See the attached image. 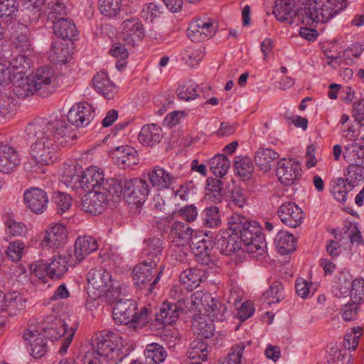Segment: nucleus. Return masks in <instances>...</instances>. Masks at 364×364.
<instances>
[{
  "label": "nucleus",
  "instance_id": "1",
  "mask_svg": "<svg viewBox=\"0 0 364 364\" xmlns=\"http://www.w3.org/2000/svg\"><path fill=\"white\" fill-rule=\"evenodd\" d=\"M25 132L29 139H36L31 146V156L36 165L43 166L53 164L60 147L77 139L62 117L36 119L26 126Z\"/></svg>",
  "mask_w": 364,
  "mask_h": 364
},
{
  "label": "nucleus",
  "instance_id": "2",
  "mask_svg": "<svg viewBox=\"0 0 364 364\" xmlns=\"http://www.w3.org/2000/svg\"><path fill=\"white\" fill-rule=\"evenodd\" d=\"M332 6L329 0H277L273 10L276 18L289 24L301 23L315 26L332 18Z\"/></svg>",
  "mask_w": 364,
  "mask_h": 364
},
{
  "label": "nucleus",
  "instance_id": "3",
  "mask_svg": "<svg viewBox=\"0 0 364 364\" xmlns=\"http://www.w3.org/2000/svg\"><path fill=\"white\" fill-rule=\"evenodd\" d=\"M228 225L241 244L242 252L252 255L253 257L266 252L267 242L257 222L249 220L239 214H233L228 218Z\"/></svg>",
  "mask_w": 364,
  "mask_h": 364
},
{
  "label": "nucleus",
  "instance_id": "4",
  "mask_svg": "<svg viewBox=\"0 0 364 364\" xmlns=\"http://www.w3.org/2000/svg\"><path fill=\"white\" fill-rule=\"evenodd\" d=\"M87 294L94 299H103L109 303L117 301L121 295L120 284L114 281L111 273L105 269H92L87 275Z\"/></svg>",
  "mask_w": 364,
  "mask_h": 364
},
{
  "label": "nucleus",
  "instance_id": "5",
  "mask_svg": "<svg viewBox=\"0 0 364 364\" xmlns=\"http://www.w3.org/2000/svg\"><path fill=\"white\" fill-rule=\"evenodd\" d=\"M114 183V198L119 201L123 197L127 198L129 203L136 205L141 203L149 194V185L147 181L141 178L127 180L117 179Z\"/></svg>",
  "mask_w": 364,
  "mask_h": 364
},
{
  "label": "nucleus",
  "instance_id": "6",
  "mask_svg": "<svg viewBox=\"0 0 364 364\" xmlns=\"http://www.w3.org/2000/svg\"><path fill=\"white\" fill-rule=\"evenodd\" d=\"M113 309V318L119 324L137 323L144 325L148 321L149 311L146 307L137 312V304L132 299H117Z\"/></svg>",
  "mask_w": 364,
  "mask_h": 364
},
{
  "label": "nucleus",
  "instance_id": "7",
  "mask_svg": "<svg viewBox=\"0 0 364 364\" xmlns=\"http://www.w3.org/2000/svg\"><path fill=\"white\" fill-rule=\"evenodd\" d=\"M92 346L108 362L116 364L123 358L121 338L113 332L105 331L103 334L97 336L92 341Z\"/></svg>",
  "mask_w": 364,
  "mask_h": 364
},
{
  "label": "nucleus",
  "instance_id": "8",
  "mask_svg": "<svg viewBox=\"0 0 364 364\" xmlns=\"http://www.w3.org/2000/svg\"><path fill=\"white\" fill-rule=\"evenodd\" d=\"M45 322L48 325L43 326L42 336L46 339H50V341L58 340L63 337L59 353L62 355L65 353L73 339L76 328L72 326L69 328L68 325L63 320L60 318L53 319V316L47 317Z\"/></svg>",
  "mask_w": 364,
  "mask_h": 364
},
{
  "label": "nucleus",
  "instance_id": "9",
  "mask_svg": "<svg viewBox=\"0 0 364 364\" xmlns=\"http://www.w3.org/2000/svg\"><path fill=\"white\" fill-rule=\"evenodd\" d=\"M285 196L277 192L274 193L270 200L272 204H282L279 206L277 214L281 221L290 228H296L301 224L304 220L303 211L292 202H284Z\"/></svg>",
  "mask_w": 364,
  "mask_h": 364
},
{
  "label": "nucleus",
  "instance_id": "10",
  "mask_svg": "<svg viewBox=\"0 0 364 364\" xmlns=\"http://www.w3.org/2000/svg\"><path fill=\"white\" fill-rule=\"evenodd\" d=\"M109 201L118 202L114 200L112 189L102 187V191H90L82 197V208L92 215L100 214L105 210Z\"/></svg>",
  "mask_w": 364,
  "mask_h": 364
},
{
  "label": "nucleus",
  "instance_id": "11",
  "mask_svg": "<svg viewBox=\"0 0 364 364\" xmlns=\"http://www.w3.org/2000/svg\"><path fill=\"white\" fill-rule=\"evenodd\" d=\"M156 267H151L150 264L141 262L133 269V280L137 288L146 291V294L153 291L155 285L160 279L161 272H158Z\"/></svg>",
  "mask_w": 364,
  "mask_h": 364
},
{
  "label": "nucleus",
  "instance_id": "12",
  "mask_svg": "<svg viewBox=\"0 0 364 364\" xmlns=\"http://www.w3.org/2000/svg\"><path fill=\"white\" fill-rule=\"evenodd\" d=\"M67 261L61 256H54L48 262L41 261L33 264L31 270L39 279H44L48 276L50 278L60 279L68 270Z\"/></svg>",
  "mask_w": 364,
  "mask_h": 364
},
{
  "label": "nucleus",
  "instance_id": "13",
  "mask_svg": "<svg viewBox=\"0 0 364 364\" xmlns=\"http://www.w3.org/2000/svg\"><path fill=\"white\" fill-rule=\"evenodd\" d=\"M34 92L43 97L53 94L56 89V76L50 67H43L36 70L31 78Z\"/></svg>",
  "mask_w": 364,
  "mask_h": 364
},
{
  "label": "nucleus",
  "instance_id": "14",
  "mask_svg": "<svg viewBox=\"0 0 364 364\" xmlns=\"http://www.w3.org/2000/svg\"><path fill=\"white\" fill-rule=\"evenodd\" d=\"M218 23L212 19L198 18L190 23L188 37L193 42H203L215 36Z\"/></svg>",
  "mask_w": 364,
  "mask_h": 364
},
{
  "label": "nucleus",
  "instance_id": "15",
  "mask_svg": "<svg viewBox=\"0 0 364 364\" xmlns=\"http://www.w3.org/2000/svg\"><path fill=\"white\" fill-rule=\"evenodd\" d=\"M117 178H109L106 181L104 180L102 172H100L96 168L90 167L82 171L81 178V189L89 193L90 191H102V187L106 189H112L114 191V183Z\"/></svg>",
  "mask_w": 364,
  "mask_h": 364
},
{
  "label": "nucleus",
  "instance_id": "16",
  "mask_svg": "<svg viewBox=\"0 0 364 364\" xmlns=\"http://www.w3.org/2000/svg\"><path fill=\"white\" fill-rule=\"evenodd\" d=\"M276 175L281 183L294 184L301 176V164L291 158H283L277 164Z\"/></svg>",
  "mask_w": 364,
  "mask_h": 364
},
{
  "label": "nucleus",
  "instance_id": "17",
  "mask_svg": "<svg viewBox=\"0 0 364 364\" xmlns=\"http://www.w3.org/2000/svg\"><path fill=\"white\" fill-rule=\"evenodd\" d=\"M205 236L206 235H194L192 244H190L196 261L203 266L213 264L215 258L213 255L214 243L209 238H205Z\"/></svg>",
  "mask_w": 364,
  "mask_h": 364
},
{
  "label": "nucleus",
  "instance_id": "18",
  "mask_svg": "<svg viewBox=\"0 0 364 364\" xmlns=\"http://www.w3.org/2000/svg\"><path fill=\"white\" fill-rule=\"evenodd\" d=\"M23 200L26 206L35 214L43 213L48 204L46 192L38 188L27 189L23 194Z\"/></svg>",
  "mask_w": 364,
  "mask_h": 364
},
{
  "label": "nucleus",
  "instance_id": "19",
  "mask_svg": "<svg viewBox=\"0 0 364 364\" xmlns=\"http://www.w3.org/2000/svg\"><path fill=\"white\" fill-rule=\"evenodd\" d=\"M194 301H199L204 307L208 316L222 321L227 309L222 303L216 300L210 293L196 292L193 295Z\"/></svg>",
  "mask_w": 364,
  "mask_h": 364
},
{
  "label": "nucleus",
  "instance_id": "20",
  "mask_svg": "<svg viewBox=\"0 0 364 364\" xmlns=\"http://www.w3.org/2000/svg\"><path fill=\"white\" fill-rule=\"evenodd\" d=\"M92 106L88 103H78L73 105L67 116L68 121L77 127L87 126L94 118Z\"/></svg>",
  "mask_w": 364,
  "mask_h": 364
},
{
  "label": "nucleus",
  "instance_id": "21",
  "mask_svg": "<svg viewBox=\"0 0 364 364\" xmlns=\"http://www.w3.org/2000/svg\"><path fill=\"white\" fill-rule=\"evenodd\" d=\"M121 38L125 45L134 47L144 37V28L138 18H132L122 23Z\"/></svg>",
  "mask_w": 364,
  "mask_h": 364
},
{
  "label": "nucleus",
  "instance_id": "22",
  "mask_svg": "<svg viewBox=\"0 0 364 364\" xmlns=\"http://www.w3.org/2000/svg\"><path fill=\"white\" fill-rule=\"evenodd\" d=\"M20 162L16 149L11 146L0 143V172L10 173ZM4 181L0 177V188L4 186Z\"/></svg>",
  "mask_w": 364,
  "mask_h": 364
},
{
  "label": "nucleus",
  "instance_id": "23",
  "mask_svg": "<svg viewBox=\"0 0 364 364\" xmlns=\"http://www.w3.org/2000/svg\"><path fill=\"white\" fill-rule=\"evenodd\" d=\"M144 244L141 252L144 262L150 264L151 267H156L162 257L164 240L159 237H151L145 240Z\"/></svg>",
  "mask_w": 364,
  "mask_h": 364
},
{
  "label": "nucleus",
  "instance_id": "24",
  "mask_svg": "<svg viewBox=\"0 0 364 364\" xmlns=\"http://www.w3.org/2000/svg\"><path fill=\"white\" fill-rule=\"evenodd\" d=\"M68 235V232L65 225L60 223L50 225L46 230L44 237L41 241V245L58 248L66 242Z\"/></svg>",
  "mask_w": 364,
  "mask_h": 364
},
{
  "label": "nucleus",
  "instance_id": "25",
  "mask_svg": "<svg viewBox=\"0 0 364 364\" xmlns=\"http://www.w3.org/2000/svg\"><path fill=\"white\" fill-rule=\"evenodd\" d=\"M149 180L157 190L168 188L176 182L177 177L160 166H155L149 173Z\"/></svg>",
  "mask_w": 364,
  "mask_h": 364
},
{
  "label": "nucleus",
  "instance_id": "26",
  "mask_svg": "<svg viewBox=\"0 0 364 364\" xmlns=\"http://www.w3.org/2000/svg\"><path fill=\"white\" fill-rule=\"evenodd\" d=\"M193 232L194 230L188 223L176 221L171 225L170 235L178 246H184L192 244L194 237Z\"/></svg>",
  "mask_w": 364,
  "mask_h": 364
},
{
  "label": "nucleus",
  "instance_id": "27",
  "mask_svg": "<svg viewBox=\"0 0 364 364\" xmlns=\"http://www.w3.org/2000/svg\"><path fill=\"white\" fill-rule=\"evenodd\" d=\"M21 303V297L18 292L5 294L0 290V317L16 314Z\"/></svg>",
  "mask_w": 364,
  "mask_h": 364
},
{
  "label": "nucleus",
  "instance_id": "28",
  "mask_svg": "<svg viewBox=\"0 0 364 364\" xmlns=\"http://www.w3.org/2000/svg\"><path fill=\"white\" fill-rule=\"evenodd\" d=\"M51 22L53 33L62 40H71L77 33L75 24L68 18L60 17Z\"/></svg>",
  "mask_w": 364,
  "mask_h": 364
},
{
  "label": "nucleus",
  "instance_id": "29",
  "mask_svg": "<svg viewBox=\"0 0 364 364\" xmlns=\"http://www.w3.org/2000/svg\"><path fill=\"white\" fill-rule=\"evenodd\" d=\"M25 340L29 341L31 355L36 358L43 357L47 352L46 339L42 336V333L29 331L23 333Z\"/></svg>",
  "mask_w": 364,
  "mask_h": 364
},
{
  "label": "nucleus",
  "instance_id": "30",
  "mask_svg": "<svg viewBox=\"0 0 364 364\" xmlns=\"http://www.w3.org/2000/svg\"><path fill=\"white\" fill-rule=\"evenodd\" d=\"M163 138L162 129L156 124H146L142 127L139 134V140L143 145L153 146Z\"/></svg>",
  "mask_w": 364,
  "mask_h": 364
},
{
  "label": "nucleus",
  "instance_id": "31",
  "mask_svg": "<svg viewBox=\"0 0 364 364\" xmlns=\"http://www.w3.org/2000/svg\"><path fill=\"white\" fill-rule=\"evenodd\" d=\"M98 249V243L92 236H80L75 243V255L78 262Z\"/></svg>",
  "mask_w": 364,
  "mask_h": 364
},
{
  "label": "nucleus",
  "instance_id": "32",
  "mask_svg": "<svg viewBox=\"0 0 364 364\" xmlns=\"http://www.w3.org/2000/svg\"><path fill=\"white\" fill-rule=\"evenodd\" d=\"M279 158V154L272 149L259 148L255 153L256 165L264 172L269 171Z\"/></svg>",
  "mask_w": 364,
  "mask_h": 364
},
{
  "label": "nucleus",
  "instance_id": "33",
  "mask_svg": "<svg viewBox=\"0 0 364 364\" xmlns=\"http://www.w3.org/2000/svg\"><path fill=\"white\" fill-rule=\"evenodd\" d=\"M93 86L96 91L100 92L105 98L109 100L114 97V85L110 81L107 73L98 72L92 79Z\"/></svg>",
  "mask_w": 364,
  "mask_h": 364
},
{
  "label": "nucleus",
  "instance_id": "34",
  "mask_svg": "<svg viewBox=\"0 0 364 364\" xmlns=\"http://www.w3.org/2000/svg\"><path fill=\"white\" fill-rule=\"evenodd\" d=\"M179 316V308L176 304L164 302L159 312L155 314L156 321L164 325H171L176 322Z\"/></svg>",
  "mask_w": 364,
  "mask_h": 364
},
{
  "label": "nucleus",
  "instance_id": "35",
  "mask_svg": "<svg viewBox=\"0 0 364 364\" xmlns=\"http://www.w3.org/2000/svg\"><path fill=\"white\" fill-rule=\"evenodd\" d=\"M116 162L118 165H123L124 168L136 165L138 162V154L136 150L130 146H122L117 147L114 151Z\"/></svg>",
  "mask_w": 364,
  "mask_h": 364
},
{
  "label": "nucleus",
  "instance_id": "36",
  "mask_svg": "<svg viewBox=\"0 0 364 364\" xmlns=\"http://www.w3.org/2000/svg\"><path fill=\"white\" fill-rule=\"evenodd\" d=\"M296 240L294 235L288 231L280 230L277 232L274 244L281 255H288L296 249Z\"/></svg>",
  "mask_w": 364,
  "mask_h": 364
},
{
  "label": "nucleus",
  "instance_id": "37",
  "mask_svg": "<svg viewBox=\"0 0 364 364\" xmlns=\"http://www.w3.org/2000/svg\"><path fill=\"white\" fill-rule=\"evenodd\" d=\"M204 275L203 270L198 268H190L181 274L180 280L188 291H193L199 287Z\"/></svg>",
  "mask_w": 364,
  "mask_h": 364
},
{
  "label": "nucleus",
  "instance_id": "38",
  "mask_svg": "<svg viewBox=\"0 0 364 364\" xmlns=\"http://www.w3.org/2000/svg\"><path fill=\"white\" fill-rule=\"evenodd\" d=\"M24 75H14L11 82L14 85V92L22 99L35 92L31 78Z\"/></svg>",
  "mask_w": 364,
  "mask_h": 364
},
{
  "label": "nucleus",
  "instance_id": "39",
  "mask_svg": "<svg viewBox=\"0 0 364 364\" xmlns=\"http://www.w3.org/2000/svg\"><path fill=\"white\" fill-rule=\"evenodd\" d=\"M82 171L80 167L78 168L77 167H68L63 171L61 181L67 187L78 191L82 187Z\"/></svg>",
  "mask_w": 364,
  "mask_h": 364
},
{
  "label": "nucleus",
  "instance_id": "40",
  "mask_svg": "<svg viewBox=\"0 0 364 364\" xmlns=\"http://www.w3.org/2000/svg\"><path fill=\"white\" fill-rule=\"evenodd\" d=\"M216 245L220 251L224 255H231L236 252L237 250L242 251V247L237 236L232 234L228 235V237L221 236L217 240Z\"/></svg>",
  "mask_w": 364,
  "mask_h": 364
},
{
  "label": "nucleus",
  "instance_id": "41",
  "mask_svg": "<svg viewBox=\"0 0 364 364\" xmlns=\"http://www.w3.org/2000/svg\"><path fill=\"white\" fill-rule=\"evenodd\" d=\"M192 330L195 335L204 338H209L213 335L215 326L212 321L198 316L192 321Z\"/></svg>",
  "mask_w": 364,
  "mask_h": 364
},
{
  "label": "nucleus",
  "instance_id": "42",
  "mask_svg": "<svg viewBox=\"0 0 364 364\" xmlns=\"http://www.w3.org/2000/svg\"><path fill=\"white\" fill-rule=\"evenodd\" d=\"M234 167L237 176L244 181L252 178L254 164L247 156H236Z\"/></svg>",
  "mask_w": 364,
  "mask_h": 364
},
{
  "label": "nucleus",
  "instance_id": "43",
  "mask_svg": "<svg viewBox=\"0 0 364 364\" xmlns=\"http://www.w3.org/2000/svg\"><path fill=\"white\" fill-rule=\"evenodd\" d=\"M223 183L217 178L207 179L206 197L214 203H219L223 198Z\"/></svg>",
  "mask_w": 364,
  "mask_h": 364
},
{
  "label": "nucleus",
  "instance_id": "44",
  "mask_svg": "<svg viewBox=\"0 0 364 364\" xmlns=\"http://www.w3.org/2000/svg\"><path fill=\"white\" fill-rule=\"evenodd\" d=\"M345 181L348 183L349 189H353L360 182L364 180V166L362 164L352 163L346 168Z\"/></svg>",
  "mask_w": 364,
  "mask_h": 364
},
{
  "label": "nucleus",
  "instance_id": "45",
  "mask_svg": "<svg viewBox=\"0 0 364 364\" xmlns=\"http://www.w3.org/2000/svg\"><path fill=\"white\" fill-rule=\"evenodd\" d=\"M69 58V48L63 42L55 41L52 43L49 51V58L53 63H66Z\"/></svg>",
  "mask_w": 364,
  "mask_h": 364
},
{
  "label": "nucleus",
  "instance_id": "46",
  "mask_svg": "<svg viewBox=\"0 0 364 364\" xmlns=\"http://www.w3.org/2000/svg\"><path fill=\"white\" fill-rule=\"evenodd\" d=\"M210 169L216 177H223L230 166L229 159L223 154H217L210 159Z\"/></svg>",
  "mask_w": 364,
  "mask_h": 364
},
{
  "label": "nucleus",
  "instance_id": "47",
  "mask_svg": "<svg viewBox=\"0 0 364 364\" xmlns=\"http://www.w3.org/2000/svg\"><path fill=\"white\" fill-rule=\"evenodd\" d=\"M31 60L26 53L18 55L9 63L8 68L15 76L26 75L30 70Z\"/></svg>",
  "mask_w": 364,
  "mask_h": 364
},
{
  "label": "nucleus",
  "instance_id": "48",
  "mask_svg": "<svg viewBox=\"0 0 364 364\" xmlns=\"http://www.w3.org/2000/svg\"><path fill=\"white\" fill-rule=\"evenodd\" d=\"M203 225L209 228H216L221 223L219 208L211 205L205 208L201 213Z\"/></svg>",
  "mask_w": 364,
  "mask_h": 364
},
{
  "label": "nucleus",
  "instance_id": "49",
  "mask_svg": "<svg viewBox=\"0 0 364 364\" xmlns=\"http://www.w3.org/2000/svg\"><path fill=\"white\" fill-rule=\"evenodd\" d=\"M144 355L147 364H156L165 360L166 351L162 346L153 343L146 346Z\"/></svg>",
  "mask_w": 364,
  "mask_h": 364
},
{
  "label": "nucleus",
  "instance_id": "50",
  "mask_svg": "<svg viewBox=\"0 0 364 364\" xmlns=\"http://www.w3.org/2000/svg\"><path fill=\"white\" fill-rule=\"evenodd\" d=\"M205 89L210 90V87L205 86L199 88L196 84L189 82L179 86L177 90V95L181 100L189 101L196 99L197 96H199V92H203Z\"/></svg>",
  "mask_w": 364,
  "mask_h": 364
},
{
  "label": "nucleus",
  "instance_id": "51",
  "mask_svg": "<svg viewBox=\"0 0 364 364\" xmlns=\"http://www.w3.org/2000/svg\"><path fill=\"white\" fill-rule=\"evenodd\" d=\"M343 157L348 163H362L364 158V145L353 142L345 147Z\"/></svg>",
  "mask_w": 364,
  "mask_h": 364
},
{
  "label": "nucleus",
  "instance_id": "52",
  "mask_svg": "<svg viewBox=\"0 0 364 364\" xmlns=\"http://www.w3.org/2000/svg\"><path fill=\"white\" fill-rule=\"evenodd\" d=\"M208 346L200 339L195 340L190 344L188 355L190 359H199L203 361L208 358Z\"/></svg>",
  "mask_w": 364,
  "mask_h": 364
},
{
  "label": "nucleus",
  "instance_id": "53",
  "mask_svg": "<svg viewBox=\"0 0 364 364\" xmlns=\"http://www.w3.org/2000/svg\"><path fill=\"white\" fill-rule=\"evenodd\" d=\"M47 17L50 21L64 17L68 14V8L62 0H55L48 4Z\"/></svg>",
  "mask_w": 364,
  "mask_h": 364
},
{
  "label": "nucleus",
  "instance_id": "54",
  "mask_svg": "<svg viewBox=\"0 0 364 364\" xmlns=\"http://www.w3.org/2000/svg\"><path fill=\"white\" fill-rule=\"evenodd\" d=\"M99 9L105 16L114 17L121 10V0H98Z\"/></svg>",
  "mask_w": 364,
  "mask_h": 364
},
{
  "label": "nucleus",
  "instance_id": "55",
  "mask_svg": "<svg viewBox=\"0 0 364 364\" xmlns=\"http://www.w3.org/2000/svg\"><path fill=\"white\" fill-rule=\"evenodd\" d=\"M53 200L56 205L57 213L59 215H62L69 210L73 203L71 196L62 192L54 193Z\"/></svg>",
  "mask_w": 364,
  "mask_h": 364
},
{
  "label": "nucleus",
  "instance_id": "56",
  "mask_svg": "<svg viewBox=\"0 0 364 364\" xmlns=\"http://www.w3.org/2000/svg\"><path fill=\"white\" fill-rule=\"evenodd\" d=\"M264 296L265 299L269 300V304L279 302L284 296L282 284L277 281L274 282Z\"/></svg>",
  "mask_w": 364,
  "mask_h": 364
},
{
  "label": "nucleus",
  "instance_id": "57",
  "mask_svg": "<svg viewBox=\"0 0 364 364\" xmlns=\"http://www.w3.org/2000/svg\"><path fill=\"white\" fill-rule=\"evenodd\" d=\"M353 189H349L348 185L345 183L343 178H338L336 184L333 186L332 193L338 201L344 203L347 199V194Z\"/></svg>",
  "mask_w": 364,
  "mask_h": 364
},
{
  "label": "nucleus",
  "instance_id": "58",
  "mask_svg": "<svg viewBox=\"0 0 364 364\" xmlns=\"http://www.w3.org/2000/svg\"><path fill=\"white\" fill-rule=\"evenodd\" d=\"M24 249V242L21 240H16L9 243L6 248V253L12 261L17 262L22 257Z\"/></svg>",
  "mask_w": 364,
  "mask_h": 364
},
{
  "label": "nucleus",
  "instance_id": "59",
  "mask_svg": "<svg viewBox=\"0 0 364 364\" xmlns=\"http://www.w3.org/2000/svg\"><path fill=\"white\" fill-rule=\"evenodd\" d=\"M313 285L312 282L309 283L307 281L299 278L295 284L296 292L301 298L307 299L309 296L314 295L316 291Z\"/></svg>",
  "mask_w": 364,
  "mask_h": 364
},
{
  "label": "nucleus",
  "instance_id": "60",
  "mask_svg": "<svg viewBox=\"0 0 364 364\" xmlns=\"http://www.w3.org/2000/svg\"><path fill=\"white\" fill-rule=\"evenodd\" d=\"M245 348V345L244 343H240L232 346L225 363L227 364H242V357Z\"/></svg>",
  "mask_w": 364,
  "mask_h": 364
},
{
  "label": "nucleus",
  "instance_id": "61",
  "mask_svg": "<svg viewBox=\"0 0 364 364\" xmlns=\"http://www.w3.org/2000/svg\"><path fill=\"white\" fill-rule=\"evenodd\" d=\"M16 0H0V18L12 17L17 11Z\"/></svg>",
  "mask_w": 364,
  "mask_h": 364
},
{
  "label": "nucleus",
  "instance_id": "62",
  "mask_svg": "<svg viewBox=\"0 0 364 364\" xmlns=\"http://www.w3.org/2000/svg\"><path fill=\"white\" fill-rule=\"evenodd\" d=\"M350 292L352 301L354 303L360 304L364 301V280H353Z\"/></svg>",
  "mask_w": 364,
  "mask_h": 364
},
{
  "label": "nucleus",
  "instance_id": "63",
  "mask_svg": "<svg viewBox=\"0 0 364 364\" xmlns=\"http://www.w3.org/2000/svg\"><path fill=\"white\" fill-rule=\"evenodd\" d=\"M5 225L10 234L13 236L25 235L27 232V227L21 222L16 221L12 218H7Z\"/></svg>",
  "mask_w": 364,
  "mask_h": 364
},
{
  "label": "nucleus",
  "instance_id": "64",
  "mask_svg": "<svg viewBox=\"0 0 364 364\" xmlns=\"http://www.w3.org/2000/svg\"><path fill=\"white\" fill-rule=\"evenodd\" d=\"M353 278L348 272H341L338 277V289L341 295L349 293L353 287Z\"/></svg>",
  "mask_w": 364,
  "mask_h": 364
}]
</instances>
